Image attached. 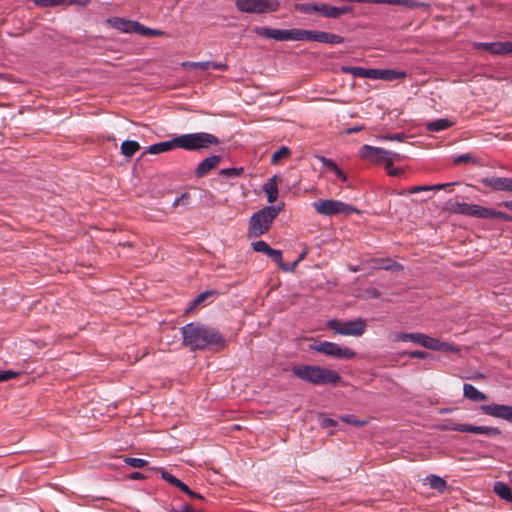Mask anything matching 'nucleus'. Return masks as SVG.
Listing matches in <instances>:
<instances>
[{
  "mask_svg": "<svg viewBox=\"0 0 512 512\" xmlns=\"http://www.w3.org/2000/svg\"><path fill=\"white\" fill-rule=\"evenodd\" d=\"M121 153L126 157H132L139 149L140 145L134 140H125L121 144Z\"/></svg>",
  "mask_w": 512,
  "mask_h": 512,
  "instance_id": "nucleus-27",
  "label": "nucleus"
},
{
  "mask_svg": "<svg viewBox=\"0 0 512 512\" xmlns=\"http://www.w3.org/2000/svg\"><path fill=\"white\" fill-rule=\"evenodd\" d=\"M340 17L339 15V9L337 6H331L328 12L327 18L336 19Z\"/></svg>",
  "mask_w": 512,
  "mask_h": 512,
  "instance_id": "nucleus-57",
  "label": "nucleus"
},
{
  "mask_svg": "<svg viewBox=\"0 0 512 512\" xmlns=\"http://www.w3.org/2000/svg\"><path fill=\"white\" fill-rule=\"evenodd\" d=\"M316 158L328 169L332 170L333 168H336V163L331 160L330 158H327L325 156L318 155Z\"/></svg>",
  "mask_w": 512,
  "mask_h": 512,
  "instance_id": "nucleus-47",
  "label": "nucleus"
},
{
  "mask_svg": "<svg viewBox=\"0 0 512 512\" xmlns=\"http://www.w3.org/2000/svg\"><path fill=\"white\" fill-rule=\"evenodd\" d=\"M394 160H390L385 164V170L389 176L396 177L402 173V169L394 167Z\"/></svg>",
  "mask_w": 512,
  "mask_h": 512,
  "instance_id": "nucleus-43",
  "label": "nucleus"
},
{
  "mask_svg": "<svg viewBox=\"0 0 512 512\" xmlns=\"http://www.w3.org/2000/svg\"><path fill=\"white\" fill-rule=\"evenodd\" d=\"M470 160H472V156L470 154H462V155L457 156L454 159V163L461 164V163L469 162Z\"/></svg>",
  "mask_w": 512,
  "mask_h": 512,
  "instance_id": "nucleus-55",
  "label": "nucleus"
},
{
  "mask_svg": "<svg viewBox=\"0 0 512 512\" xmlns=\"http://www.w3.org/2000/svg\"><path fill=\"white\" fill-rule=\"evenodd\" d=\"M427 480L431 488L440 492L444 491L447 487L446 481L440 476L431 474L427 476Z\"/></svg>",
  "mask_w": 512,
  "mask_h": 512,
  "instance_id": "nucleus-28",
  "label": "nucleus"
},
{
  "mask_svg": "<svg viewBox=\"0 0 512 512\" xmlns=\"http://www.w3.org/2000/svg\"><path fill=\"white\" fill-rule=\"evenodd\" d=\"M463 394L465 398L474 402H480L487 399V396L483 392L479 391L475 386L469 383H465L463 385Z\"/></svg>",
  "mask_w": 512,
  "mask_h": 512,
  "instance_id": "nucleus-20",
  "label": "nucleus"
},
{
  "mask_svg": "<svg viewBox=\"0 0 512 512\" xmlns=\"http://www.w3.org/2000/svg\"><path fill=\"white\" fill-rule=\"evenodd\" d=\"M327 327L338 335L359 337L366 330V322L362 318L348 321L331 319L327 321Z\"/></svg>",
  "mask_w": 512,
  "mask_h": 512,
  "instance_id": "nucleus-5",
  "label": "nucleus"
},
{
  "mask_svg": "<svg viewBox=\"0 0 512 512\" xmlns=\"http://www.w3.org/2000/svg\"><path fill=\"white\" fill-rule=\"evenodd\" d=\"M221 161L220 155H211L204 160H202L196 167L194 173L198 178L204 177L208 174L212 169L218 166Z\"/></svg>",
  "mask_w": 512,
  "mask_h": 512,
  "instance_id": "nucleus-15",
  "label": "nucleus"
},
{
  "mask_svg": "<svg viewBox=\"0 0 512 512\" xmlns=\"http://www.w3.org/2000/svg\"><path fill=\"white\" fill-rule=\"evenodd\" d=\"M366 78L382 79V69H369V68H367Z\"/></svg>",
  "mask_w": 512,
  "mask_h": 512,
  "instance_id": "nucleus-48",
  "label": "nucleus"
},
{
  "mask_svg": "<svg viewBox=\"0 0 512 512\" xmlns=\"http://www.w3.org/2000/svg\"><path fill=\"white\" fill-rule=\"evenodd\" d=\"M177 148V142L176 137L172 140L158 142L155 144H152L148 147L147 151L142 153V157L146 154H161L167 151H171L173 149Z\"/></svg>",
  "mask_w": 512,
  "mask_h": 512,
  "instance_id": "nucleus-17",
  "label": "nucleus"
},
{
  "mask_svg": "<svg viewBox=\"0 0 512 512\" xmlns=\"http://www.w3.org/2000/svg\"><path fill=\"white\" fill-rule=\"evenodd\" d=\"M410 358L426 359L429 354L425 351L415 350L408 353Z\"/></svg>",
  "mask_w": 512,
  "mask_h": 512,
  "instance_id": "nucleus-51",
  "label": "nucleus"
},
{
  "mask_svg": "<svg viewBox=\"0 0 512 512\" xmlns=\"http://www.w3.org/2000/svg\"><path fill=\"white\" fill-rule=\"evenodd\" d=\"M36 3L38 5H41L43 7H50V6H54L53 5V0H37Z\"/></svg>",
  "mask_w": 512,
  "mask_h": 512,
  "instance_id": "nucleus-63",
  "label": "nucleus"
},
{
  "mask_svg": "<svg viewBox=\"0 0 512 512\" xmlns=\"http://www.w3.org/2000/svg\"><path fill=\"white\" fill-rule=\"evenodd\" d=\"M483 184L497 191L512 192V178L491 177L483 180Z\"/></svg>",
  "mask_w": 512,
  "mask_h": 512,
  "instance_id": "nucleus-16",
  "label": "nucleus"
},
{
  "mask_svg": "<svg viewBox=\"0 0 512 512\" xmlns=\"http://www.w3.org/2000/svg\"><path fill=\"white\" fill-rule=\"evenodd\" d=\"M335 424H336L335 420H333L331 418L323 420V426H325V427H333V426H335Z\"/></svg>",
  "mask_w": 512,
  "mask_h": 512,
  "instance_id": "nucleus-64",
  "label": "nucleus"
},
{
  "mask_svg": "<svg viewBox=\"0 0 512 512\" xmlns=\"http://www.w3.org/2000/svg\"><path fill=\"white\" fill-rule=\"evenodd\" d=\"M491 219H498L504 222H512V216L502 211L492 209Z\"/></svg>",
  "mask_w": 512,
  "mask_h": 512,
  "instance_id": "nucleus-42",
  "label": "nucleus"
},
{
  "mask_svg": "<svg viewBox=\"0 0 512 512\" xmlns=\"http://www.w3.org/2000/svg\"><path fill=\"white\" fill-rule=\"evenodd\" d=\"M243 172V168H224L220 171L222 176L226 177H237Z\"/></svg>",
  "mask_w": 512,
  "mask_h": 512,
  "instance_id": "nucleus-44",
  "label": "nucleus"
},
{
  "mask_svg": "<svg viewBox=\"0 0 512 512\" xmlns=\"http://www.w3.org/2000/svg\"><path fill=\"white\" fill-rule=\"evenodd\" d=\"M431 337L423 334V333H406V332H399L395 334L394 341H402V342H413L415 344H418L422 347L429 349Z\"/></svg>",
  "mask_w": 512,
  "mask_h": 512,
  "instance_id": "nucleus-14",
  "label": "nucleus"
},
{
  "mask_svg": "<svg viewBox=\"0 0 512 512\" xmlns=\"http://www.w3.org/2000/svg\"><path fill=\"white\" fill-rule=\"evenodd\" d=\"M124 462L131 466V467H134V468H142L144 466H146L148 464V461L145 460V459H142V458H131V457H126L124 459Z\"/></svg>",
  "mask_w": 512,
  "mask_h": 512,
  "instance_id": "nucleus-38",
  "label": "nucleus"
},
{
  "mask_svg": "<svg viewBox=\"0 0 512 512\" xmlns=\"http://www.w3.org/2000/svg\"><path fill=\"white\" fill-rule=\"evenodd\" d=\"M490 54L492 55H508L512 54V42L510 41H496L492 42Z\"/></svg>",
  "mask_w": 512,
  "mask_h": 512,
  "instance_id": "nucleus-24",
  "label": "nucleus"
},
{
  "mask_svg": "<svg viewBox=\"0 0 512 512\" xmlns=\"http://www.w3.org/2000/svg\"><path fill=\"white\" fill-rule=\"evenodd\" d=\"M18 376L17 372H14L12 370H0V383L8 381L10 379H13Z\"/></svg>",
  "mask_w": 512,
  "mask_h": 512,
  "instance_id": "nucleus-46",
  "label": "nucleus"
},
{
  "mask_svg": "<svg viewBox=\"0 0 512 512\" xmlns=\"http://www.w3.org/2000/svg\"><path fill=\"white\" fill-rule=\"evenodd\" d=\"M455 125V121L448 118H440L425 123V129L429 132H439Z\"/></svg>",
  "mask_w": 512,
  "mask_h": 512,
  "instance_id": "nucleus-19",
  "label": "nucleus"
},
{
  "mask_svg": "<svg viewBox=\"0 0 512 512\" xmlns=\"http://www.w3.org/2000/svg\"><path fill=\"white\" fill-rule=\"evenodd\" d=\"M341 420L347 424L354 426H363L367 423L365 420L357 419L354 415H345L341 417Z\"/></svg>",
  "mask_w": 512,
  "mask_h": 512,
  "instance_id": "nucleus-41",
  "label": "nucleus"
},
{
  "mask_svg": "<svg viewBox=\"0 0 512 512\" xmlns=\"http://www.w3.org/2000/svg\"><path fill=\"white\" fill-rule=\"evenodd\" d=\"M192 508L188 505H182L180 508H172L170 512H192Z\"/></svg>",
  "mask_w": 512,
  "mask_h": 512,
  "instance_id": "nucleus-59",
  "label": "nucleus"
},
{
  "mask_svg": "<svg viewBox=\"0 0 512 512\" xmlns=\"http://www.w3.org/2000/svg\"><path fill=\"white\" fill-rule=\"evenodd\" d=\"M136 34H139L141 36H146V37H154V36H158V35H162L163 32L160 31V30H156V29H151L149 27H146L142 24L139 23V27L136 28Z\"/></svg>",
  "mask_w": 512,
  "mask_h": 512,
  "instance_id": "nucleus-32",
  "label": "nucleus"
},
{
  "mask_svg": "<svg viewBox=\"0 0 512 512\" xmlns=\"http://www.w3.org/2000/svg\"><path fill=\"white\" fill-rule=\"evenodd\" d=\"M370 3L396 5L400 2L398 0H370Z\"/></svg>",
  "mask_w": 512,
  "mask_h": 512,
  "instance_id": "nucleus-60",
  "label": "nucleus"
},
{
  "mask_svg": "<svg viewBox=\"0 0 512 512\" xmlns=\"http://www.w3.org/2000/svg\"><path fill=\"white\" fill-rule=\"evenodd\" d=\"M338 9H339V15L340 16L353 12V7L352 6H341V7H338Z\"/></svg>",
  "mask_w": 512,
  "mask_h": 512,
  "instance_id": "nucleus-61",
  "label": "nucleus"
},
{
  "mask_svg": "<svg viewBox=\"0 0 512 512\" xmlns=\"http://www.w3.org/2000/svg\"><path fill=\"white\" fill-rule=\"evenodd\" d=\"M236 7L241 12L262 14L278 11L280 2L279 0H236Z\"/></svg>",
  "mask_w": 512,
  "mask_h": 512,
  "instance_id": "nucleus-9",
  "label": "nucleus"
},
{
  "mask_svg": "<svg viewBox=\"0 0 512 512\" xmlns=\"http://www.w3.org/2000/svg\"><path fill=\"white\" fill-rule=\"evenodd\" d=\"M209 62V68H213L216 70L226 71L228 69V65L225 62H215V61H208Z\"/></svg>",
  "mask_w": 512,
  "mask_h": 512,
  "instance_id": "nucleus-50",
  "label": "nucleus"
},
{
  "mask_svg": "<svg viewBox=\"0 0 512 512\" xmlns=\"http://www.w3.org/2000/svg\"><path fill=\"white\" fill-rule=\"evenodd\" d=\"M429 349L434 350V351H443V352H452V353L459 352V348L456 347L455 345L448 343V342L440 341L439 339L433 338V337H431V339H430Z\"/></svg>",
  "mask_w": 512,
  "mask_h": 512,
  "instance_id": "nucleus-23",
  "label": "nucleus"
},
{
  "mask_svg": "<svg viewBox=\"0 0 512 512\" xmlns=\"http://www.w3.org/2000/svg\"><path fill=\"white\" fill-rule=\"evenodd\" d=\"M291 371L297 378L313 385L336 384L340 380L336 371L316 365L298 364Z\"/></svg>",
  "mask_w": 512,
  "mask_h": 512,
  "instance_id": "nucleus-2",
  "label": "nucleus"
},
{
  "mask_svg": "<svg viewBox=\"0 0 512 512\" xmlns=\"http://www.w3.org/2000/svg\"><path fill=\"white\" fill-rule=\"evenodd\" d=\"M177 148L187 151L207 149L212 145L219 144V138L207 132H196L183 134L176 137Z\"/></svg>",
  "mask_w": 512,
  "mask_h": 512,
  "instance_id": "nucleus-4",
  "label": "nucleus"
},
{
  "mask_svg": "<svg viewBox=\"0 0 512 512\" xmlns=\"http://www.w3.org/2000/svg\"><path fill=\"white\" fill-rule=\"evenodd\" d=\"M342 71L345 73H349L354 77L366 78L367 68L356 67V66H344L342 67Z\"/></svg>",
  "mask_w": 512,
  "mask_h": 512,
  "instance_id": "nucleus-31",
  "label": "nucleus"
},
{
  "mask_svg": "<svg viewBox=\"0 0 512 512\" xmlns=\"http://www.w3.org/2000/svg\"><path fill=\"white\" fill-rule=\"evenodd\" d=\"M252 248L255 252L267 254L270 250V246L263 240L254 241L251 243Z\"/></svg>",
  "mask_w": 512,
  "mask_h": 512,
  "instance_id": "nucleus-37",
  "label": "nucleus"
},
{
  "mask_svg": "<svg viewBox=\"0 0 512 512\" xmlns=\"http://www.w3.org/2000/svg\"><path fill=\"white\" fill-rule=\"evenodd\" d=\"M310 350L319 352L326 356L333 357L335 359H353L356 356V352L345 346H341L334 342L319 341L309 346Z\"/></svg>",
  "mask_w": 512,
  "mask_h": 512,
  "instance_id": "nucleus-7",
  "label": "nucleus"
},
{
  "mask_svg": "<svg viewBox=\"0 0 512 512\" xmlns=\"http://www.w3.org/2000/svg\"><path fill=\"white\" fill-rule=\"evenodd\" d=\"M312 206L317 213L324 216L358 213V210L353 206L334 199L317 200L312 203Z\"/></svg>",
  "mask_w": 512,
  "mask_h": 512,
  "instance_id": "nucleus-6",
  "label": "nucleus"
},
{
  "mask_svg": "<svg viewBox=\"0 0 512 512\" xmlns=\"http://www.w3.org/2000/svg\"><path fill=\"white\" fill-rule=\"evenodd\" d=\"M110 21L115 29L124 33H135L136 28L139 27V22L123 18H114Z\"/></svg>",
  "mask_w": 512,
  "mask_h": 512,
  "instance_id": "nucleus-18",
  "label": "nucleus"
},
{
  "mask_svg": "<svg viewBox=\"0 0 512 512\" xmlns=\"http://www.w3.org/2000/svg\"><path fill=\"white\" fill-rule=\"evenodd\" d=\"M330 7H331V5H328L325 3H318L317 13H320L324 17H327Z\"/></svg>",
  "mask_w": 512,
  "mask_h": 512,
  "instance_id": "nucleus-53",
  "label": "nucleus"
},
{
  "mask_svg": "<svg viewBox=\"0 0 512 512\" xmlns=\"http://www.w3.org/2000/svg\"><path fill=\"white\" fill-rule=\"evenodd\" d=\"M404 137L405 136L402 133H395V134L386 136L385 139L391 140V141H402L404 139Z\"/></svg>",
  "mask_w": 512,
  "mask_h": 512,
  "instance_id": "nucleus-58",
  "label": "nucleus"
},
{
  "mask_svg": "<svg viewBox=\"0 0 512 512\" xmlns=\"http://www.w3.org/2000/svg\"><path fill=\"white\" fill-rule=\"evenodd\" d=\"M266 255L270 257L275 263H277L280 268H282L284 262L282 259V252L280 250L270 248Z\"/></svg>",
  "mask_w": 512,
  "mask_h": 512,
  "instance_id": "nucleus-40",
  "label": "nucleus"
},
{
  "mask_svg": "<svg viewBox=\"0 0 512 512\" xmlns=\"http://www.w3.org/2000/svg\"><path fill=\"white\" fill-rule=\"evenodd\" d=\"M452 183H444V184H435V185H431V191H435V190H441V189H444L445 187H448V186H451Z\"/></svg>",
  "mask_w": 512,
  "mask_h": 512,
  "instance_id": "nucleus-62",
  "label": "nucleus"
},
{
  "mask_svg": "<svg viewBox=\"0 0 512 512\" xmlns=\"http://www.w3.org/2000/svg\"><path fill=\"white\" fill-rule=\"evenodd\" d=\"M290 155V149L286 146L280 147L271 157V164L276 165L280 159Z\"/></svg>",
  "mask_w": 512,
  "mask_h": 512,
  "instance_id": "nucleus-33",
  "label": "nucleus"
},
{
  "mask_svg": "<svg viewBox=\"0 0 512 512\" xmlns=\"http://www.w3.org/2000/svg\"><path fill=\"white\" fill-rule=\"evenodd\" d=\"M300 262L296 259L291 264L283 263L282 270L286 272H292Z\"/></svg>",
  "mask_w": 512,
  "mask_h": 512,
  "instance_id": "nucleus-56",
  "label": "nucleus"
},
{
  "mask_svg": "<svg viewBox=\"0 0 512 512\" xmlns=\"http://www.w3.org/2000/svg\"><path fill=\"white\" fill-rule=\"evenodd\" d=\"M430 187H431V185L412 186L411 188H409L407 190H402V191L397 192V194L398 195H406V194H415V193L424 192V191H431Z\"/></svg>",
  "mask_w": 512,
  "mask_h": 512,
  "instance_id": "nucleus-36",
  "label": "nucleus"
},
{
  "mask_svg": "<svg viewBox=\"0 0 512 512\" xmlns=\"http://www.w3.org/2000/svg\"><path fill=\"white\" fill-rule=\"evenodd\" d=\"M449 429L456 432L482 434L487 436H496L501 434L500 429L497 427L475 426L466 423L452 424Z\"/></svg>",
  "mask_w": 512,
  "mask_h": 512,
  "instance_id": "nucleus-12",
  "label": "nucleus"
},
{
  "mask_svg": "<svg viewBox=\"0 0 512 512\" xmlns=\"http://www.w3.org/2000/svg\"><path fill=\"white\" fill-rule=\"evenodd\" d=\"M253 32L267 39H273L276 41H301L302 29H276L270 27H259L255 26Z\"/></svg>",
  "mask_w": 512,
  "mask_h": 512,
  "instance_id": "nucleus-8",
  "label": "nucleus"
},
{
  "mask_svg": "<svg viewBox=\"0 0 512 512\" xmlns=\"http://www.w3.org/2000/svg\"><path fill=\"white\" fill-rule=\"evenodd\" d=\"M276 176L271 177L266 183L263 184V191L266 193L267 201L269 203H274L278 197V188Z\"/></svg>",
  "mask_w": 512,
  "mask_h": 512,
  "instance_id": "nucleus-21",
  "label": "nucleus"
},
{
  "mask_svg": "<svg viewBox=\"0 0 512 512\" xmlns=\"http://www.w3.org/2000/svg\"><path fill=\"white\" fill-rule=\"evenodd\" d=\"M400 3L398 5H402L408 8H420V7H427L428 5L423 2H417L414 0H398Z\"/></svg>",
  "mask_w": 512,
  "mask_h": 512,
  "instance_id": "nucleus-45",
  "label": "nucleus"
},
{
  "mask_svg": "<svg viewBox=\"0 0 512 512\" xmlns=\"http://www.w3.org/2000/svg\"><path fill=\"white\" fill-rule=\"evenodd\" d=\"M476 205L477 204H469V203H465V202H456L453 205V211L455 213H458V214H461V215L473 217Z\"/></svg>",
  "mask_w": 512,
  "mask_h": 512,
  "instance_id": "nucleus-26",
  "label": "nucleus"
},
{
  "mask_svg": "<svg viewBox=\"0 0 512 512\" xmlns=\"http://www.w3.org/2000/svg\"><path fill=\"white\" fill-rule=\"evenodd\" d=\"M494 492L503 500L508 502H512V490L511 487L501 481H497L494 483Z\"/></svg>",
  "mask_w": 512,
  "mask_h": 512,
  "instance_id": "nucleus-25",
  "label": "nucleus"
},
{
  "mask_svg": "<svg viewBox=\"0 0 512 512\" xmlns=\"http://www.w3.org/2000/svg\"><path fill=\"white\" fill-rule=\"evenodd\" d=\"M360 154L361 157L366 160L375 162L377 164L383 163L384 165L390 160L400 159V155L396 152L370 145H363L361 147Z\"/></svg>",
  "mask_w": 512,
  "mask_h": 512,
  "instance_id": "nucleus-10",
  "label": "nucleus"
},
{
  "mask_svg": "<svg viewBox=\"0 0 512 512\" xmlns=\"http://www.w3.org/2000/svg\"><path fill=\"white\" fill-rule=\"evenodd\" d=\"M473 46L475 49L484 50L490 53L492 42H475Z\"/></svg>",
  "mask_w": 512,
  "mask_h": 512,
  "instance_id": "nucleus-49",
  "label": "nucleus"
},
{
  "mask_svg": "<svg viewBox=\"0 0 512 512\" xmlns=\"http://www.w3.org/2000/svg\"><path fill=\"white\" fill-rule=\"evenodd\" d=\"M280 211L281 207L270 205L253 213L249 221L248 236L257 238L266 233Z\"/></svg>",
  "mask_w": 512,
  "mask_h": 512,
  "instance_id": "nucleus-3",
  "label": "nucleus"
},
{
  "mask_svg": "<svg viewBox=\"0 0 512 512\" xmlns=\"http://www.w3.org/2000/svg\"><path fill=\"white\" fill-rule=\"evenodd\" d=\"M294 8L296 11L303 14L317 13L318 3H296Z\"/></svg>",
  "mask_w": 512,
  "mask_h": 512,
  "instance_id": "nucleus-30",
  "label": "nucleus"
},
{
  "mask_svg": "<svg viewBox=\"0 0 512 512\" xmlns=\"http://www.w3.org/2000/svg\"><path fill=\"white\" fill-rule=\"evenodd\" d=\"M301 41H315L334 45L343 43L344 38L329 32L302 29Z\"/></svg>",
  "mask_w": 512,
  "mask_h": 512,
  "instance_id": "nucleus-11",
  "label": "nucleus"
},
{
  "mask_svg": "<svg viewBox=\"0 0 512 512\" xmlns=\"http://www.w3.org/2000/svg\"><path fill=\"white\" fill-rule=\"evenodd\" d=\"M208 295H211L210 291L203 292L199 294L193 301H192V307H195L202 303Z\"/></svg>",
  "mask_w": 512,
  "mask_h": 512,
  "instance_id": "nucleus-52",
  "label": "nucleus"
},
{
  "mask_svg": "<svg viewBox=\"0 0 512 512\" xmlns=\"http://www.w3.org/2000/svg\"><path fill=\"white\" fill-rule=\"evenodd\" d=\"M480 409L486 415L500 418L512 423V406L491 403L481 405Z\"/></svg>",
  "mask_w": 512,
  "mask_h": 512,
  "instance_id": "nucleus-13",
  "label": "nucleus"
},
{
  "mask_svg": "<svg viewBox=\"0 0 512 512\" xmlns=\"http://www.w3.org/2000/svg\"><path fill=\"white\" fill-rule=\"evenodd\" d=\"M161 478L171 484L172 486L180 489L182 492L186 494H191V489L180 479L172 475L171 473L161 470Z\"/></svg>",
  "mask_w": 512,
  "mask_h": 512,
  "instance_id": "nucleus-22",
  "label": "nucleus"
},
{
  "mask_svg": "<svg viewBox=\"0 0 512 512\" xmlns=\"http://www.w3.org/2000/svg\"><path fill=\"white\" fill-rule=\"evenodd\" d=\"M491 215L492 208L476 205L473 217L480 219H491Z\"/></svg>",
  "mask_w": 512,
  "mask_h": 512,
  "instance_id": "nucleus-34",
  "label": "nucleus"
},
{
  "mask_svg": "<svg viewBox=\"0 0 512 512\" xmlns=\"http://www.w3.org/2000/svg\"><path fill=\"white\" fill-rule=\"evenodd\" d=\"M331 172H333L336 177L338 179H340L342 182H346L347 181V176L346 174L336 165V168H333L331 170Z\"/></svg>",
  "mask_w": 512,
  "mask_h": 512,
  "instance_id": "nucleus-54",
  "label": "nucleus"
},
{
  "mask_svg": "<svg viewBox=\"0 0 512 512\" xmlns=\"http://www.w3.org/2000/svg\"><path fill=\"white\" fill-rule=\"evenodd\" d=\"M406 77L405 71L394 70V69H382V79L385 81H393L397 79H403Z\"/></svg>",
  "mask_w": 512,
  "mask_h": 512,
  "instance_id": "nucleus-29",
  "label": "nucleus"
},
{
  "mask_svg": "<svg viewBox=\"0 0 512 512\" xmlns=\"http://www.w3.org/2000/svg\"><path fill=\"white\" fill-rule=\"evenodd\" d=\"M190 200H191L190 194L185 192V193H182L179 197H177L173 201L172 205L174 207L180 206V205L186 207V206L190 205Z\"/></svg>",
  "mask_w": 512,
  "mask_h": 512,
  "instance_id": "nucleus-39",
  "label": "nucleus"
},
{
  "mask_svg": "<svg viewBox=\"0 0 512 512\" xmlns=\"http://www.w3.org/2000/svg\"><path fill=\"white\" fill-rule=\"evenodd\" d=\"M183 68L186 69H200V70H207L209 69V62L202 61V62H191L186 61L181 64Z\"/></svg>",
  "mask_w": 512,
  "mask_h": 512,
  "instance_id": "nucleus-35",
  "label": "nucleus"
},
{
  "mask_svg": "<svg viewBox=\"0 0 512 512\" xmlns=\"http://www.w3.org/2000/svg\"><path fill=\"white\" fill-rule=\"evenodd\" d=\"M183 343L191 350L209 347L221 349L225 346L224 337L214 328L198 323H189L181 328Z\"/></svg>",
  "mask_w": 512,
  "mask_h": 512,
  "instance_id": "nucleus-1",
  "label": "nucleus"
}]
</instances>
